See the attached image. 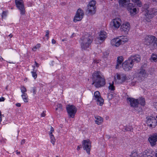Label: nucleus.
<instances>
[{
    "mask_svg": "<svg viewBox=\"0 0 157 157\" xmlns=\"http://www.w3.org/2000/svg\"><path fill=\"white\" fill-rule=\"evenodd\" d=\"M15 3L17 7L20 12L21 14H25V10L23 0H15Z\"/></svg>",
    "mask_w": 157,
    "mask_h": 157,
    "instance_id": "1a4fd4ad",
    "label": "nucleus"
},
{
    "mask_svg": "<svg viewBox=\"0 0 157 157\" xmlns=\"http://www.w3.org/2000/svg\"><path fill=\"white\" fill-rule=\"evenodd\" d=\"M16 105L18 107H20L21 106V105L20 103H18L17 104H16Z\"/></svg>",
    "mask_w": 157,
    "mask_h": 157,
    "instance_id": "3c124183",
    "label": "nucleus"
},
{
    "mask_svg": "<svg viewBox=\"0 0 157 157\" xmlns=\"http://www.w3.org/2000/svg\"><path fill=\"white\" fill-rule=\"evenodd\" d=\"M45 116V114L43 111V112L41 114V117H44Z\"/></svg>",
    "mask_w": 157,
    "mask_h": 157,
    "instance_id": "49530a36",
    "label": "nucleus"
},
{
    "mask_svg": "<svg viewBox=\"0 0 157 157\" xmlns=\"http://www.w3.org/2000/svg\"><path fill=\"white\" fill-rule=\"evenodd\" d=\"M92 40V37L90 35H85L82 36L79 41L82 49L85 50L89 48Z\"/></svg>",
    "mask_w": 157,
    "mask_h": 157,
    "instance_id": "f03ea898",
    "label": "nucleus"
},
{
    "mask_svg": "<svg viewBox=\"0 0 157 157\" xmlns=\"http://www.w3.org/2000/svg\"><path fill=\"white\" fill-rule=\"evenodd\" d=\"M138 101V104L139 103L141 105L144 106L145 104V99L143 98H140L137 99Z\"/></svg>",
    "mask_w": 157,
    "mask_h": 157,
    "instance_id": "c85d7f7f",
    "label": "nucleus"
},
{
    "mask_svg": "<svg viewBox=\"0 0 157 157\" xmlns=\"http://www.w3.org/2000/svg\"><path fill=\"white\" fill-rule=\"evenodd\" d=\"M58 109H59V108H58V107H57V108H56V110H57Z\"/></svg>",
    "mask_w": 157,
    "mask_h": 157,
    "instance_id": "e2e57ef3",
    "label": "nucleus"
},
{
    "mask_svg": "<svg viewBox=\"0 0 157 157\" xmlns=\"http://www.w3.org/2000/svg\"><path fill=\"white\" fill-rule=\"evenodd\" d=\"M93 83L96 87H100L104 86L105 84L104 78L101 76L99 72H95L93 75Z\"/></svg>",
    "mask_w": 157,
    "mask_h": 157,
    "instance_id": "f257e3e1",
    "label": "nucleus"
},
{
    "mask_svg": "<svg viewBox=\"0 0 157 157\" xmlns=\"http://www.w3.org/2000/svg\"><path fill=\"white\" fill-rule=\"evenodd\" d=\"M20 89L22 94L23 93H26V92L27 91V90L24 86H21Z\"/></svg>",
    "mask_w": 157,
    "mask_h": 157,
    "instance_id": "e433bc0d",
    "label": "nucleus"
},
{
    "mask_svg": "<svg viewBox=\"0 0 157 157\" xmlns=\"http://www.w3.org/2000/svg\"><path fill=\"white\" fill-rule=\"evenodd\" d=\"M99 35V36L98 38V39L101 41V42L104 41L107 37V33L104 31H101Z\"/></svg>",
    "mask_w": 157,
    "mask_h": 157,
    "instance_id": "b1692460",
    "label": "nucleus"
},
{
    "mask_svg": "<svg viewBox=\"0 0 157 157\" xmlns=\"http://www.w3.org/2000/svg\"><path fill=\"white\" fill-rule=\"evenodd\" d=\"M128 59L131 61V63L134 65L135 62L138 63L139 62L141 59L140 57L138 55L132 56L130 57Z\"/></svg>",
    "mask_w": 157,
    "mask_h": 157,
    "instance_id": "412c9836",
    "label": "nucleus"
},
{
    "mask_svg": "<svg viewBox=\"0 0 157 157\" xmlns=\"http://www.w3.org/2000/svg\"><path fill=\"white\" fill-rule=\"evenodd\" d=\"M142 157H154V151L152 150L147 149L142 153Z\"/></svg>",
    "mask_w": 157,
    "mask_h": 157,
    "instance_id": "aec40b11",
    "label": "nucleus"
},
{
    "mask_svg": "<svg viewBox=\"0 0 157 157\" xmlns=\"http://www.w3.org/2000/svg\"><path fill=\"white\" fill-rule=\"evenodd\" d=\"M56 157H59L58 156H56Z\"/></svg>",
    "mask_w": 157,
    "mask_h": 157,
    "instance_id": "0e129e2a",
    "label": "nucleus"
},
{
    "mask_svg": "<svg viewBox=\"0 0 157 157\" xmlns=\"http://www.w3.org/2000/svg\"><path fill=\"white\" fill-rule=\"evenodd\" d=\"M96 2L94 0H92L89 3L87 6V11L89 13L92 15L95 13L96 11L95 4Z\"/></svg>",
    "mask_w": 157,
    "mask_h": 157,
    "instance_id": "9d476101",
    "label": "nucleus"
},
{
    "mask_svg": "<svg viewBox=\"0 0 157 157\" xmlns=\"http://www.w3.org/2000/svg\"><path fill=\"white\" fill-rule=\"evenodd\" d=\"M127 10L131 16H133L137 13V10L135 6L132 3H129L128 6Z\"/></svg>",
    "mask_w": 157,
    "mask_h": 157,
    "instance_id": "dca6fc26",
    "label": "nucleus"
},
{
    "mask_svg": "<svg viewBox=\"0 0 157 157\" xmlns=\"http://www.w3.org/2000/svg\"><path fill=\"white\" fill-rule=\"evenodd\" d=\"M35 66L37 67H39V64L38 63H37L36 61H35Z\"/></svg>",
    "mask_w": 157,
    "mask_h": 157,
    "instance_id": "09e8293b",
    "label": "nucleus"
},
{
    "mask_svg": "<svg viewBox=\"0 0 157 157\" xmlns=\"http://www.w3.org/2000/svg\"><path fill=\"white\" fill-rule=\"evenodd\" d=\"M127 101L128 103H130L131 107L134 108L139 112L142 111V109L138 106V101L137 99L132 98H127Z\"/></svg>",
    "mask_w": 157,
    "mask_h": 157,
    "instance_id": "39448f33",
    "label": "nucleus"
},
{
    "mask_svg": "<svg viewBox=\"0 0 157 157\" xmlns=\"http://www.w3.org/2000/svg\"><path fill=\"white\" fill-rule=\"evenodd\" d=\"M21 97L24 101L25 102H27L28 101V96L27 93H23L21 95Z\"/></svg>",
    "mask_w": 157,
    "mask_h": 157,
    "instance_id": "c756f323",
    "label": "nucleus"
},
{
    "mask_svg": "<svg viewBox=\"0 0 157 157\" xmlns=\"http://www.w3.org/2000/svg\"><path fill=\"white\" fill-rule=\"evenodd\" d=\"M133 64L131 63V61L128 59L123 63L122 67L123 69L126 71H128L131 70L133 67Z\"/></svg>",
    "mask_w": 157,
    "mask_h": 157,
    "instance_id": "4468645a",
    "label": "nucleus"
},
{
    "mask_svg": "<svg viewBox=\"0 0 157 157\" xmlns=\"http://www.w3.org/2000/svg\"><path fill=\"white\" fill-rule=\"evenodd\" d=\"M122 21L119 17H116L113 19L110 23V26L113 29H117L121 25Z\"/></svg>",
    "mask_w": 157,
    "mask_h": 157,
    "instance_id": "423d86ee",
    "label": "nucleus"
},
{
    "mask_svg": "<svg viewBox=\"0 0 157 157\" xmlns=\"http://www.w3.org/2000/svg\"><path fill=\"white\" fill-rule=\"evenodd\" d=\"M40 46V44H38L36 46H34L32 48L33 51H35L37 49L39 48Z\"/></svg>",
    "mask_w": 157,
    "mask_h": 157,
    "instance_id": "f704fd0d",
    "label": "nucleus"
},
{
    "mask_svg": "<svg viewBox=\"0 0 157 157\" xmlns=\"http://www.w3.org/2000/svg\"><path fill=\"white\" fill-rule=\"evenodd\" d=\"M16 153H17V155H18V154H20V151H17H17H16Z\"/></svg>",
    "mask_w": 157,
    "mask_h": 157,
    "instance_id": "6e6d98bb",
    "label": "nucleus"
},
{
    "mask_svg": "<svg viewBox=\"0 0 157 157\" xmlns=\"http://www.w3.org/2000/svg\"><path fill=\"white\" fill-rule=\"evenodd\" d=\"M109 53V52L108 51L104 52L103 53V58L104 59H106L108 56Z\"/></svg>",
    "mask_w": 157,
    "mask_h": 157,
    "instance_id": "72a5a7b5",
    "label": "nucleus"
},
{
    "mask_svg": "<svg viewBox=\"0 0 157 157\" xmlns=\"http://www.w3.org/2000/svg\"><path fill=\"white\" fill-rule=\"evenodd\" d=\"M3 115L1 114V112L0 111V117H3Z\"/></svg>",
    "mask_w": 157,
    "mask_h": 157,
    "instance_id": "13d9d810",
    "label": "nucleus"
},
{
    "mask_svg": "<svg viewBox=\"0 0 157 157\" xmlns=\"http://www.w3.org/2000/svg\"><path fill=\"white\" fill-rule=\"evenodd\" d=\"M155 155L156 157H157V149L155 150Z\"/></svg>",
    "mask_w": 157,
    "mask_h": 157,
    "instance_id": "603ef678",
    "label": "nucleus"
},
{
    "mask_svg": "<svg viewBox=\"0 0 157 157\" xmlns=\"http://www.w3.org/2000/svg\"><path fill=\"white\" fill-rule=\"evenodd\" d=\"M54 132V130L53 128L52 127H51L50 131L49 132V135L50 136V141L51 143L54 145H55V143L56 142V139L55 138V137L52 134V133Z\"/></svg>",
    "mask_w": 157,
    "mask_h": 157,
    "instance_id": "5701e85b",
    "label": "nucleus"
},
{
    "mask_svg": "<svg viewBox=\"0 0 157 157\" xmlns=\"http://www.w3.org/2000/svg\"><path fill=\"white\" fill-rule=\"evenodd\" d=\"M95 121V123L98 125L101 124L103 122V119L99 116H95L94 117Z\"/></svg>",
    "mask_w": 157,
    "mask_h": 157,
    "instance_id": "a878e982",
    "label": "nucleus"
},
{
    "mask_svg": "<svg viewBox=\"0 0 157 157\" xmlns=\"http://www.w3.org/2000/svg\"><path fill=\"white\" fill-rule=\"evenodd\" d=\"M67 39H66V38H65V39H62V41H67Z\"/></svg>",
    "mask_w": 157,
    "mask_h": 157,
    "instance_id": "4d7b16f0",
    "label": "nucleus"
},
{
    "mask_svg": "<svg viewBox=\"0 0 157 157\" xmlns=\"http://www.w3.org/2000/svg\"><path fill=\"white\" fill-rule=\"evenodd\" d=\"M84 15L83 11L80 8L78 9L74 19V21L76 22L77 21H81Z\"/></svg>",
    "mask_w": 157,
    "mask_h": 157,
    "instance_id": "ddd939ff",
    "label": "nucleus"
},
{
    "mask_svg": "<svg viewBox=\"0 0 157 157\" xmlns=\"http://www.w3.org/2000/svg\"><path fill=\"white\" fill-rule=\"evenodd\" d=\"M147 123L151 127L154 128L157 125V121L155 117L150 116L147 117Z\"/></svg>",
    "mask_w": 157,
    "mask_h": 157,
    "instance_id": "f8f14e48",
    "label": "nucleus"
},
{
    "mask_svg": "<svg viewBox=\"0 0 157 157\" xmlns=\"http://www.w3.org/2000/svg\"><path fill=\"white\" fill-rule=\"evenodd\" d=\"M9 36L10 37H12L13 36L11 34H10V35H9Z\"/></svg>",
    "mask_w": 157,
    "mask_h": 157,
    "instance_id": "bf43d9fd",
    "label": "nucleus"
},
{
    "mask_svg": "<svg viewBox=\"0 0 157 157\" xmlns=\"http://www.w3.org/2000/svg\"><path fill=\"white\" fill-rule=\"evenodd\" d=\"M57 106L58 108L60 109L61 110L62 109V105L61 104H58Z\"/></svg>",
    "mask_w": 157,
    "mask_h": 157,
    "instance_id": "37998d69",
    "label": "nucleus"
},
{
    "mask_svg": "<svg viewBox=\"0 0 157 157\" xmlns=\"http://www.w3.org/2000/svg\"><path fill=\"white\" fill-rule=\"evenodd\" d=\"M111 44L113 46L118 47L121 45H122L118 37L114 38L111 41Z\"/></svg>",
    "mask_w": 157,
    "mask_h": 157,
    "instance_id": "4be33fe9",
    "label": "nucleus"
},
{
    "mask_svg": "<svg viewBox=\"0 0 157 157\" xmlns=\"http://www.w3.org/2000/svg\"><path fill=\"white\" fill-rule=\"evenodd\" d=\"M119 39H120L121 43H122V44H124L126 42L128 41V39L126 36H120L119 37H118Z\"/></svg>",
    "mask_w": 157,
    "mask_h": 157,
    "instance_id": "cd10ccee",
    "label": "nucleus"
},
{
    "mask_svg": "<svg viewBox=\"0 0 157 157\" xmlns=\"http://www.w3.org/2000/svg\"><path fill=\"white\" fill-rule=\"evenodd\" d=\"M36 88L35 87H33L32 88L31 92H32L34 94H36Z\"/></svg>",
    "mask_w": 157,
    "mask_h": 157,
    "instance_id": "79ce46f5",
    "label": "nucleus"
},
{
    "mask_svg": "<svg viewBox=\"0 0 157 157\" xmlns=\"http://www.w3.org/2000/svg\"><path fill=\"white\" fill-rule=\"evenodd\" d=\"M137 75L138 80L141 81L144 78L147 77L148 74L145 69L141 67L138 71Z\"/></svg>",
    "mask_w": 157,
    "mask_h": 157,
    "instance_id": "6e6552de",
    "label": "nucleus"
},
{
    "mask_svg": "<svg viewBox=\"0 0 157 157\" xmlns=\"http://www.w3.org/2000/svg\"><path fill=\"white\" fill-rule=\"evenodd\" d=\"M148 140L151 146H155L157 142V133L151 135L148 139Z\"/></svg>",
    "mask_w": 157,
    "mask_h": 157,
    "instance_id": "f3484780",
    "label": "nucleus"
},
{
    "mask_svg": "<svg viewBox=\"0 0 157 157\" xmlns=\"http://www.w3.org/2000/svg\"><path fill=\"white\" fill-rule=\"evenodd\" d=\"M157 12V10L154 8L150 10L146 9L145 16L148 18H152Z\"/></svg>",
    "mask_w": 157,
    "mask_h": 157,
    "instance_id": "6ab92c4d",
    "label": "nucleus"
},
{
    "mask_svg": "<svg viewBox=\"0 0 157 157\" xmlns=\"http://www.w3.org/2000/svg\"><path fill=\"white\" fill-rule=\"evenodd\" d=\"M151 61H153L154 62L157 61V55L153 54L151 57L150 58Z\"/></svg>",
    "mask_w": 157,
    "mask_h": 157,
    "instance_id": "2f4dec72",
    "label": "nucleus"
},
{
    "mask_svg": "<svg viewBox=\"0 0 157 157\" xmlns=\"http://www.w3.org/2000/svg\"><path fill=\"white\" fill-rule=\"evenodd\" d=\"M153 1L155 2H157V0H152Z\"/></svg>",
    "mask_w": 157,
    "mask_h": 157,
    "instance_id": "680f3d73",
    "label": "nucleus"
},
{
    "mask_svg": "<svg viewBox=\"0 0 157 157\" xmlns=\"http://www.w3.org/2000/svg\"><path fill=\"white\" fill-rule=\"evenodd\" d=\"M114 78L116 81L120 83H122L125 81L129 82L128 80L131 79V76H126L124 74H120L118 73L115 75Z\"/></svg>",
    "mask_w": 157,
    "mask_h": 157,
    "instance_id": "20e7f679",
    "label": "nucleus"
},
{
    "mask_svg": "<svg viewBox=\"0 0 157 157\" xmlns=\"http://www.w3.org/2000/svg\"><path fill=\"white\" fill-rule=\"evenodd\" d=\"M93 99L95 100L97 102L98 105L100 106L104 104V100L101 97L98 91H97L94 92Z\"/></svg>",
    "mask_w": 157,
    "mask_h": 157,
    "instance_id": "9b49d317",
    "label": "nucleus"
},
{
    "mask_svg": "<svg viewBox=\"0 0 157 157\" xmlns=\"http://www.w3.org/2000/svg\"><path fill=\"white\" fill-rule=\"evenodd\" d=\"M7 12L6 11H3L2 15V19L5 18L7 16Z\"/></svg>",
    "mask_w": 157,
    "mask_h": 157,
    "instance_id": "ea45409f",
    "label": "nucleus"
},
{
    "mask_svg": "<svg viewBox=\"0 0 157 157\" xmlns=\"http://www.w3.org/2000/svg\"><path fill=\"white\" fill-rule=\"evenodd\" d=\"M131 84L132 85H135V83H134L133 82H132Z\"/></svg>",
    "mask_w": 157,
    "mask_h": 157,
    "instance_id": "052dcab7",
    "label": "nucleus"
},
{
    "mask_svg": "<svg viewBox=\"0 0 157 157\" xmlns=\"http://www.w3.org/2000/svg\"><path fill=\"white\" fill-rule=\"evenodd\" d=\"M91 144V142L89 140H84L82 142V145L84 149L86 150L88 154L90 153Z\"/></svg>",
    "mask_w": 157,
    "mask_h": 157,
    "instance_id": "2eb2a0df",
    "label": "nucleus"
},
{
    "mask_svg": "<svg viewBox=\"0 0 157 157\" xmlns=\"http://www.w3.org/2000/svg\"><path fill=\"white\" fill-rule=\"evenodd\" d=\"M129 0H119V3L120 6H125L128 5Z\"/></svg>",
    "mask_w": 157,
    "mask_h": 157,
    "instance_id": "bb28decb",
    "label": "nucleus"
},
{
    "mask_svg": "<svg viewBox=\"0 0 157 157\" xmlns=\"http://www.w3.org/2000/svg\"><path fill=\"white\" fill-rule=\"evenodd\" d=\"M4 100H5V98L3 97H1L0 98V101H4Z\"/></svg>",
    "mask_w": 157,
    "mask_h": 157,
    "instance_id": "a18cd8bd",
    "label": "nucleus"
},
{
    "mask_svg": "<svg viewBox=\"0 0 157 157\" xmlns=\"http://www.w3.org/2000/svg\"><path fill=\"white\" fill-rule=\"evenodd\" d=\"M153 105L155 108L157 110V102L154 103L153 104Z\"/></svg>",
    "mask_w": 157,
    "mask_h": 157,
    "instance_id": "c03bdc74",
    "label": "nucleus"
},
{
    "mask_svg": "<svg viewBox=\"0 0 157 157\" xmlns=\"http://www.w3.org/2000/svg\"><path fill=\"white\" fill-rule=\"evenodd\" d=\"M123 130L124 131H132V126H125L123 128Z\"/></svg>",
    "mask_w": 157,
    "mask_h": 157,
    "instance_id": "7c9ffc66",
    "label": "nucleus"
},
{
    "mask_svg": "<svg viewBox=\"0 0 157 157\" xmlns=\"http://www.w3.org/2000/svg\"><path fill=\"white\" fill-rule=\"evenodd\" d=\"M144 44L147 46H151L152 48H157V39L153 36H146L143 40Z\"/></svg>",
    "mask_w": 157,
    "mask_h": 157,
    "instance_id": "7ed1b4c3",
    "label": "nucleus"
},
{
    "mask_svg": "<svg viewBox=\"0 0 157 157\" xmlns=\"http://www.w3.org/2000/svg\"><path fill=\"white\" fill-rule=\"evenodd\" d=\"M130 29V24L128 22L124 23L121 27V30L125 34L128 33Z\"/></svg>",
    "mask_w": 157,
    "mask_h": 157,
    "instance_id": "a211bd4d",
    "label": "nucleus"
},
{
    "mask_svg": "<svg viewBox=\"0 0 157 157\" xmlns=\"http://www.w3.org/2000/svg\"><path fill=\"white\" fill-rule=\"evenodd\" d=\"M135 3L136 5L139 7H141L142 5V4L141 1L139 0H132Z\"/></svg>",
    "mask_w": 157,
    "mask_h": 157,
    "instance_id": "473e14b6",
    "label": "nucleus"
},
{
    "mask_svg": "<svg viewBox=\"0 0 157 157\" xmlns=\"http://www.w3.org/2000/svg\"><path fill=\"white\" fill-rule=\"evenodd\" d=\"M46 35L45 37H47V39L48 40L49 38V31L48 30H47L46 31Z\"/></svg>",
    "mask_w": 157,
    "mask_h": 157,
    "instance_id": "a19ab883",
    "label": "nucleus"
},
{
    "mask_svg": "<svg viewBox=\"0 0 157 157\" xmlns=\"http://www.w3.org/2000/svg\"><path fill=\"white\" fill-rule=\"evenodd\" d=\"M156 118L157 119V116H156Z\"/></svg>",
    "mask_w": 157,
    "mask_h": 157,
    "instance_id": "69168bd1",
    "label": "nucleus"
},
{
    "mask_svg": "<svg viewBox=\"0 0 157 157\" xmlns=\"http://www.w3.org/2000/svg\"><path fill=\"white\" fill-rule=\"evenodd\" d=\"M123 60V58L121 56H119L117 57V64L116 66V68L118 69L120 67H121L123 64L122 63V62Z\"/></svg>",
    "mask_w": 157,
    "mask_h": 157,
    "instance_id": "393cba45",
    "label": "nucleus"
},
{
    "mask_svg": "<svg viewBox=\"0 0 157 157\" xmlns=\"http://www.w3.org/2000/svg\"><path fill=\"white\" fill-rule=\"evenodd\" d=\"M52 44H55L56 43V41L54 39H52Z\"/></svg>",
    "mask_w": 157,
    "mask_h": 157,
    "instance_id": "8fccbe9b",
    "label": "nucleus"
},
{
    "mask_svg": "<svg viewBox=\"0 0 157 157\" xmlns=\"http://www.w3.org/2000/svg\"><path fill=\"white\" fill-rule=\"evenodd\" d=\"M4 60L3 59L2 57L1 56H0V60H1V61H2Z\"/></svg>",
    "mask_w": 157,
    "mask_h": 157,
    "instance_id": "5fc2aeb1",
    "label": "nucleus"
},
{
    "mask_svg": "<svg viewBox=\"0 0 157 157\" xmlns=\"http://www.w3.org/2000/svg\"><path fill=\"white\" fill-rule=\"evenodd\" d=\"M66 109L70 117L74 118L77 111L76 107L73 105H67Z\"/></svg>",
    "mask_w": 157,
    "mask_h": 157,
    "instance_id": "0eeeda50",
    "label": "nucleus"
},
{
    "mask_svg": "<svg viewBox=\"0 0 157 157\" xmlns=\"http://www.w3.org/2000/svg\"><path fill=\"white\" fill-rule=\"evenodd\" d=\"M31 73L32 74V76L34 78V79H36L37 76V74L36 73V71H31Z\"/></svg>",
    "mask_w": 157,
    "mask_h": 157,
    "instance_id": "4c0bfd02",
    "label": "nucleus"
},
{
    "mask_svg": "<svg viewBox=\"0 0 157 157\" xmlns=\"http://www.w3.org/2000/svg\"><path fill=\"white\" fill-rule=\"evenodd\" d=\"M25 139H23L21 142V144H23L25 143Z\"/></svg>",
    "mask_w": 157,
    "mask_h": 157,
    "instance_id": "de8ad7c7",
    "label": "nucleus"
},
{
    "mask_svg": "<svg viewBox=\"0 0 157 157\" xmlns=\"http://www.w3.org/2000/svg\"><path fill=\"white\" fill-rule=\"evenodd\" d=\"M130 157H139V156L136 152H134L131 153Z\"/></svg>",
    "mask_w": 157,
    "mask_h": 157,
    "instance_id": "58836bf2",
    "label": "nucleus"
},
{
    "mask_svg": "<svg viewBox=\"0 0 157 157\" xmlns=\"http://www.w3.org/2000/svg\"><path fill=\"white\" fill-rule=\"evenodd\" d=\"M113 82L112 84L110 83L109 87V89L111 91H113L115 90V87L113 86Z\"/></svg>",
    "mask_w": 157,
    "mask_h": 157,
    "instance_id": "c9c22d12",
    "label": "nucleus"
},
{
    "mask_svg": "<svg viewBox=\"0 0 157 157\" xmlns=\"http://www.w3.org/2000/svg\"><path fill=\"white\" fill-rule=\"evenodd\" d=\"M81 148V147L80 146H78V147H77V149L78 150H79L80 148Z\"/></svg>",
    "mask_w": 157,
    "mask_h": 157,
    "instance_id": "864d4df0",
    "label": "nucleus"
}]
</instances>
